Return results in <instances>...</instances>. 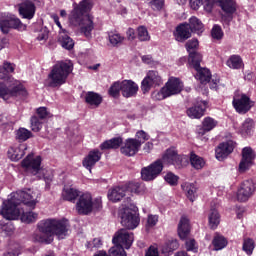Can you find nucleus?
I'll return each mask as SVG.
<instances>
[{
  "mask_svg": "<svg viewBox=\"0 0 256 256\" xmlns=\"http://www.w3.org/2000/svg\"><path fill=\"white\" fill-rule=\"evenodd\" d=\"M101 155L102 154L99 150L97 149L91 150L82 161L83 167H85V169H87L91 173V170L93 169V167H95V165H97V163L101 161Z\"/></svg>",
  "mask_w": 256,
  "mask_h": 256,
  "instance_id": "nucleus-24",
  "label": "nucleus"
},
{
  "mask_svg": "<svg viewBox=\"0 0 256 256\" xmlns=\"http://www.w3.org/2000/svg\"><path fill=\"white\" fill-rule=\"evenodd\" d=\"M178 236L182 241H185L191 235V224L189 223V219L187 217L182 216L177 228Z\"/></svg>",
  "mask_w": 256,
  "mask_h": 256,
  "instance_id": "nucleus-25",
  "label": "nucleus"
},
{
  "mask_svg": "<svg viewBox=\"0 0 256 256\" xmlns=\"http://www.w3.org/2000/svg\"><path fill=\"white\" fill-rule=\"evenodd\" d=\"M190 163L194 169H203V167H205V160L197 156V154H191Z\"/></svg>",
  "mask_w": 256,
  "mask_h": 256,
  "instance_id": "nucleus-46",
  "label": "nucleus"
},
{
  "mask_svg": "<svg viewBox=\"0 0 256 256\" xmlns=\"http://www.w3.org/2000/svg\"><path fill=\"white\" fill-rule=\"evenodd\" d=\"M30 123L31 130L34 131V133H39V131L43 129V120H41L39 117L35 115L31 117Z\"/></svg>",
  "mask_w": 256,
  "mask_h": 256,
  "instance_id": "nucleus-47",
  "label": "nucleus"
},
{
  "mask_svg": "<svg viewBox=\"0 0 256 256\" xmlns=\"http://www.w3.org/2000/svg\"><path fill=\"white\" fill-rule=\"evenodd\" d=\"M58 43L63 49H66L67 51H71V49L75 47V41H73L72 38L67 35V31L65 30L59 32Z\"/></svg>",
  "mask_w": 256,
  "mask_h": 256,
  "instance_id": "nucleus-29",
  "label": "nucleus"
},
{
  "mask_svg": "<svg viewBox=\"0 0 256 256\" xmlns=\"http://www.w3.org/2000/svg\"><path fill=\"white\" fill-rule=\"evenodd\" d=\"M38 229L40 233H43L39 236V242L50 245V243H53V235H56L59 239L67 237L69 224L65 219H46L38 223Z\"/></svg>",
  "mask_w": 256,
  "mask_h": 256,
  "instance_id": "nucleus-3",
  "label": "nucleus"
},
{
  "mask_svg": "<svg viewBox=\"0 0 256 256\" xmlns=\"http://www.w3.org/2000/svg\"><path fill=\"white\" fill-rule=\"evenodd\" d=\"M163 87L168 97H173L183 91V82L179 78H170Z\"/></svg>",
  "mask_w": 256,
  "mask_h": 256,
  "instance_id": "nucleus-22",
  "label": "nucleus"
},
{
  "mask_svg": "<svg viewBox=\"0 0 256 256\" xmlns=\"http://www.w3.org/2000/svg\"><path fill=\"white\" fill-rule=\"evenodd\" d=\"M185 247L187 251H192L193 253H197V251L199 250L195 239L186 240Z\"/></svg>",
  "mask_w": 256,
  "mask_h": 256,
  "instance_id": "nucleus-59",
  "label": "nucleus"
},
{
  "mask_svg": "<svg viewBox=\"0 0 256 256\" xmlns=\"http://www.w3.org/2000/svg\"><path fill=\"white\" fill-rule=\"evenodd\" d=\"M136 137L137 139H142L141 143H145V141H149V134H147L145 131L143 130H139L136 133Z\"/></svg>",
  "mask_w": 256,
  "mask_h": 256,
  "instance_id": "nucleus-64",
  "label": "nucleus"
},
{
  "mask_svg": "<svg viewBox=\"0 0 256 256\" xmlns=\"http://www.w3.org/2000/svg\"><path fill=\"white\" fill-rule=\"evenodd\" d=\"M123 145V138L121 137H114L110 140L104 141L100 145L101 151L109 150V149H119Z\"/></svg>",
  "mask_w": 256,
  "mask_h": 256,
  "instance_id": "nucleus-31",
  "label": "nucleus"
},
{
  "mask_svg": "<svg viewBox=\"0 0 256 256\" xmlns=\"http://www.w3.org/2000/svg\"><path fill=\"white\" fill-rule=\"evenodd\" d=\"M226 65L230 67V69H241V65H243V60L239 55H232L227 60Z\"/></svg>",
  "mask_w": 256,
  "mask_h": 256,
  "instance_id": "nucleus-43",
  "label": "nucleus"
},
{
  "mask_svg": "<svg viewBox=\"0 0 256 256\" xmlns=\"http://www.w3.org/2000/svg\"><path fill=\"white\" fill-rule=\"evenodd\" d=\"M163 85V78L156 70H149L141 82L142 93H149L155 87Z\"/></svg>",
  "mask_w": 256,
  "mask_h": 256,
  "instance_id": "nucleus-7",
  "label": "nucleus"
},
{
  "mask_svg": "<svg viewBox=\"0 0 256 256\" xmlns=\"http://www.w3.org/2000/svg\"><path fill=\"white\" fill-rule=\"evenodd\" d=\"M79 195H80L79 190L74 188L64 189L62 193V197L64 201H70V202L76 201Z\"/></svg>",
  "mask_w": 256,
  "mask_h": 256,
  "instance_id": "nucleus-41",
  "label": "nucleus"
},
{
  "mask_svg": "<svg viewBox=\"0 0 256 256\" xmlns=\"http://www.w3.org/2000/svg\"><path fill=\"white\" fill-rule=\"evenodd\" d=\"M122 93V86L121 81H115L111 84L110 88L108 89V95L113 97V99H119Z\"/></svg>",
  "mask_w": 256,
  "mask_h": 256,
  "instance_id": "nucleus-39",
  "label": "nucleus"
},
{
  "mask_svg": "<svg viewBox=\"0 0 256 256\" xmlns=\"http://www.w3.org/2000/svg\"><path fill=\"white\" fill-rule=\"evenodd\" d=\"M121 225L126 229L133 231L139 227L141 218L139 217V208L135 205L125 207L120 212Z\"/></svg>",
  "mask_w": 256,
  "mask_h": 256,
  "instance_id": "nucleus-6",
  "label": "nucleus"
},
{
  "mask_svg": "<svg viewBox=\"0 0 256 256\" xmlns=\"http://www.w3.org/2000/svg\"><path fill=\"white\" fill-rule=\"evenodd\" d=\"M159 223V216L150 214L148 215L147 222H146V231H149L152 229V227H155Z\"/></svg>",
  "mask_w": 256,
  "mask_h": 256,
  "instance_id": "nucleus-53",
  "label": "nucleus"
},
{
  "mask_svg": "<svg viewBox=\"0 0 256 256\" xmlns=\"http://www.w3.org/2000/svg\"><path fill=\"white\" fill-rule=\"evenodd\" d=\"M152 97H153V99H155V101H163V99H167V97H169V96H168L167 92L165 91V88L162 87L160 89V91L153 92Z\"/></svg>",
  "mask_w": 256,
  "mask_h": 256,
  "instance_id": "nucleus-58",
  "label": "nucleus"
},
{
  "mask_svg": "<svg viewBox=\"0 0 256 256\" xmlns=\"http://www.w3.org/2000/svg\"><path fill=\"white\" fill-rule=\"evenodd\" d=\"M36 11L37 7L35 6V3L31 0H25L18 5V12L22 19H33V17H35Z\"/></svg>",
  "mask_w": 256,
  "mask_h": 256,
  "instance_id": "nucleus-21",
  "label": "nucleus"
},
{
  "mask_svg": "<svg viewBox=\"0 0 256 256\" xmlns=\"http://www.w3.org/2000/svg\"><path fill=\"white\" fill-rule=\"evenodd\" d=\"M224 35L225 34L223 33V29L221 28L220 25L215 24L212 27V30H211L212 39H215V41H221V39H223Z\"/></svg>",
  "mask_w": 256,
  "mask_h": 256,
  "instance_id": "nucleus-50",
  "label": "nucleus"
},
{
  "mask_svg": "<svg viewBox=\"0 0 256 256\" xmlns=\"http://www.w3.org/2000/svg\"><path fill=\"white\" fill-rule=\"evenodd\" d=\"M197 47H199V40L197 39L189 40L186 43V50L188 51L189 54L195 53V49H197Z\"/></svg>",
  "mask_w": 256,
  "mask_h": 256,
  "instance_id": "nucleus-57",
  "label": "nucleus"
},
{
  "mask_svg": "<svg viewBox=\"0 0 256 256\" xmlns=\"http://www.w3.org/2000/svg\"><path fill=\"white\" fill-rule=\"evenodd\" d=\"M255 152L252 147H245L242 149V159L238 166L239 173H247L254 165Z\"/></svg>",
  "mask_w": 256,
  "mask_h": 256,
  "instance_id": "nucleus-12",
  "label": "nucleus"
},
{
  "mask_svg": "<svg viewBox=\"0 0 256 256\" xmlns=\"http://www.w3.org/2000/svg\"><path fill=\"white\" fill-rule=\"evenodd\" d=\"M43 159L41 156L33 157V154H28L24 160H22L21 165L23 169L31 173L32 175H38L41 171V163Z\"/></svg>",
  "mask_w": 256,
  "mask_h": 256,
  "instance_id": "nucleus-13",
  "label": "nucleus"
},
{
  "mask_svg": "<svg viewBox=\"0 0 256 256\" xmlns=\"http://www.w3.org/2000/svg\"><path fill=\"white\" fill-rule=\"evenodd\" d=\"M164 181L171 185V187H176L179 183V176L173 174V172H168L164 177Z\"/></svg>",
  "mask_w": 256,
  "mask_h": 256,
  "instance_id": "nucleus-52",
  "label": "nucleus"
},
{
  "mask_svg": "<svg viewBox=\"0 0 256 256\" xmlns=\"http://www.w3.org/2000/svg\"><path fill=\"white\" fill-rule=\"evenodd\" d=\"M197 71L195 78L202 83V85H207L211 81V70L207 68H194Z\"/></svg>",
  "mask_w": 256,
  "mask_h": 256,
  "instance_id": "nucleus-32",
  "label": "nucleus"
},
{
  "mask_svg": "<svg viewBox=\"0 0 256 256\" xmlns=\"http://www.w3.org/2000/svg\"><path fill=\"white\" fill-rule=\"evenodd\" d=\"M109 256H127V252H125V248L122 246L114 245L109 249Z\"/></svg>",
  "mask_w": 256,
  "mask_h": 256,
  "instance_id": "nucleus-51",
  "label": "nucleus"
},
{
  "mask_svg": "<svg viewBox=\"0 0 256 256\" xmlns=\"http://www.w3.org/2000/svg\"><path fill=\"white\" fill-rule=\"evenodd\" d=\"M36 115L38 119L45 121L48 117H51V112H48L47 107H39L36 110Z\"/></svg>",
  "mask_w": 256,
  "mask_h": 256,
  "instance_id": "nucleus-54",
  "label": "nucleus"
},
{
  "mask_svg": "<svg viewBox=\"0 0 256 256\" xmlns=\"http://www.w3.org/2000/svg\"><path fill=\"white\" fill-rule=\"evenodd\" d=\"M188 27H190V33H196V35H201L203 31H205V26L203 25V22L199 20V18L192 16L189 19V23H187Z\"/></svg>",
  "mask_w": 256,
  "mask_h": 256,
  "instance_id": "nucleus-30",
  "label": "nucleus"
},
{
  "mask_svg": "<svg viewBox=\"0 0 256 256\" xmlns=\"http://www.w3.org/2000/svg\"><path fill=\"white\" fill-rule=\"evenodd\" d=\"M149 7L153 9V11H161L163 9V6L165 5V0H148Z\"/></svg>",
  "mask_w": 256,
  "mask_h": 256,
  "instance_id": "nucleus-55",
  "label": "nucleus"
},
{
  "mask_svg": "<svg viewBox=\"0 0 256 256\" xmlns=\"http://www.w3.org/2000/svg\"><path fill=\"white\" fill-rule=\"evenodd\" d=\"M49 38V30H47V27H41L40 33L37 36L38 41H47Z\"/></svg>",
  "mask_w": 256,
  "mask_h": 256,
  "instance_id": "nucleus-61",
  "label": "nucleus"
},
{
  "mask_svg": "<svg viewBox=\"0 0 256 256\" xmlns=\"http://www.w3.org/2000/svg\"><path fill=\"white\" fill-rule=\"evenodd\" d=\"M121 87L122 97H125V99L136 97L139 91V85H137L133 80H122Z\"/></svg>",
  "mask_w": 256,
  "mask_h": 256,
  "instance_id": "nucleus-23",
  "label": "nucleus"
},
{
  "mask_svg": "<svg viewBox=\"0 0 256 256\" xmlns=\"http://www.w3.org/2000/svg\"><path fill=\"white\" fill-rule=\"evenodd\" d=\"M202 5L206 13H212L213 7H215V0H202Z\"/></svg>",
  "mask_w": 256,
  "mask_h": 256,
  "instance_id": "nucleus-60",
  "label": "nucleus"
},
{
  "mask_svg": "<svg viewBox=\"0 0 256 256\" xmlns=\"http://www.w3.org/2000/svg\"><path fill=\"white\" fill-rule=\"evenodd\" d=\"M76 211L79 215H89L93 212V197L89 193L80 195L76 203Z\"/></svg>",
  "mask_w": 256,
  "mask_h": 256,
  "instance_id": "nucleus-15",
  "label": "nucleus"
},
{
  "mask_svg": "<svg viewBox=\"0 0 256 256\" xmlns=\"http://www.w3.org/2000/svg\"><path fill=\"white\" fill-rule=\"evenodd\" d=\"M177 249H179V241L171 238L165 242L162 251L163 253H173V251H177Z\"/></svg>",
  "mask_w": 256,
  "mask_h": 256,
  "instance_id": "nucleus-42",
  "label": "nucleus"
},
{
  "mask_svg": "<svg viewBox=\"0 0 256 256\" xmlns=\"http://www.w3.org/2000/svg\"><path fill=\"white\" fill-rule=\"evenodd\" d=\"M218 7L223 11L222 19L224 21H233V15L237 13V1L235 0H217Z\"/></svg>",
  "mask_w": 256,
  "mask_h": 256,
  "instance_id": "nucleus-14",
  "label": "nucleus"
},
{
  "mask_svg": "<svg viewBox=\"0 0 256 256\" xmlns=\"http://www.w3.org/2000/svg\"><path fill=\"white\" fill-rule=\"evenodd\" d=\"M189 59L191 61L193 69H199L201 67V61H203V55L199 52H190Z\"/></svg>",
  "mask_w": 256,
  "mask_h": 256,
  "instance_id": "nucleus-45",
  "label": "nucleus"
},
{
  "mask_svg": "<svg viewBox=\"0 0 256 256\" xmlns=\"http://www.w3.org/2000/svg\"><path fill=\"white\" fill-rule=\"evenodd\" d=\"M232 105L236 113L245 115L246 113H249L253 107H255V101H252L247 94H241L240 98H233Z\"/></svg>",
  "mask_w": 256,
  "mask_h": 256,
  "instance_id": "nucleus-11",
  "label": "nucleus"
},
{
  "mask_svg": "<svg viewBox=\"0 0 256 256\" xmlns=\"http://www.w3.org/2000/svg\"><path fill=\"white\" fill-rule=\"evenodd\" d=\"M101 245H103V243L101 242V239L99 238H94L92 242H88V249H93V247L95 249H99V247H101Z\"/></svg>",
  "mask_w": 256,
  "mask_h": 256,
  "instance_id": "nucleus-62",
  "label": "nucleus"
},
{
  "mask_svg": "<svg viewBox=\"0 0 256 256\" xmlns=\"http://www.w3.org/2000/svg\"><path fill=\"white\" fill-rule=\"evenodd\" d=\"M134 234L129 232L127 228L119 229L112 238L113 245L120 246L123 249H131L133 245Z\"/></svg>",
  "mask_w": 256,
  "mask_h": 256,
  "instance_id": "nucleus-9",
  "label": "nucleus"
},
{
  "mask_svg": "<svg viewBox=\"0 0 256 256\" xmlns=\"http://www.w3.org/2000/svg\"><path fill=\"white\" fill-rule=\"evenodd\" d=\"M73 73V62H58L53 67L51 72L48 75L50 79L48 86L50 87H61L67 83L69 75Z\"/></svg>",
  "mask_w": 256,
  "mask_h": 256,
  "instance_id": "nucleus-4",
  "label": "nucleus"
},
{
  "mask_svg": "<svg viewBox=\"0 0 256 256\" xmlns=\"http://www.w3.org/2000/svg\"><path fill=\"white\" fill-rule=\"evenodd\" d=\"M126 193L127 188L117 186L108 191V199L109 201H112V203H118V201H121V199L125 197Z\"/></svg>",
  "mask_w": 256,
  "mask_h": 256,
  "instance_id": "nucleus-28",
  "label": "nucleus"
},
{
  "mask_svg": "<svg viewBox=\"0 0 256 256\" xmlns=\"http://www.w3.org/2000/svg\"><path fill=\"white\" fill-rule=\"evenodd\" d=\"M208 223L210 229H215L219 227V223H221V216L219 215V211L217 209H211L210 214L208 216Z\"/></svg>",
  "mask_w": 256,
  "mask_h": 256,
  "instance_id": "nucleus-36",
  "label": "nucleus"
},
{
  "mask_svg": "<svg viewBox=\"0 0 256 256\" xmlns=\"http://www.w3.org/2000/svg\"><path fill=\"white\" fill-rule=\"evenodd\" d=\"M11 29L16 31H27V25L21 22V19L16 16H7L0 19V30L4 35H8Z\"/></svg>",
  "mask_w": 256,
  "mask_h": 256,
  "instance_id": "nucleus-8",
  "label": "nucleus"
},
{
  "mask_svg": "<svg viewBox=\"0 0 256 256\" xmlns=\"http://www.w3.org/2000/svg\"><path fill=\"white\" fill-rule=\"evenodd\" d=\"M163 160L158 159L147 167L141 169L142 181H155L158 175L163 172Z\"/></svg>",
  "mask_w": 256,
  "mask_h": 256,
  "instance_id": "nucleus-10",
  "label": "nucleus"
},
{
  "mask_svg": "<svg viewBox=\"0 0 256 256\" xmlns=\"http://www.w3.org/2000/svg\"><path fill=\"white\" fill-rule=\"evenodd\" d=\"M252 128L253 125L251 124V120H245V122L242 124L241 131L243 133H251Z\"/></svg>",
  "mask_w": 256,
  "mask_h": 256,
  "instance_id": "nucleus-63",
  "label": "nucleus"
},
{
  "mask_svg": "<svg viewBox=\"0 0 256 256\" xmlns=\"http://www.w3.org/2000/svg\"><path fill=\"white\" fill-rule=\"evenodd\" d=\"M162 164L167 163L168 165H174L176 169L183 167V158L177 154V151L169 148L162 156Z\"/></svg>",
  "mask_w": 256,
  "mask_h": 256,
  "instance_id": "nucleus-20",
  "label": "nucleus"
},
{
  "mask_svg": "<svg viewBox=\"0 0 256 256\" xmlns=\"http://www.w3.org/2000/svg\"><path fill=\"white\" fill-rule=\"evenodd\" d=\"M209 107L207 100H197L196 103L187 109L186 113L190 119H201Z\"/></svg>",
  "mask_w": 256,
  "mask_h": 256,
  "instance_id": "nucleus-18",
  "label": "nucleus"
},
{
  "mask_svg": "<svg viewBox=\"0 0 256 256\" xmlns=\"http://www.w3.org/2000/svg\"><path fill=\"white\" fill-rule=\"evenodd\" d=\"M92 9L93 0H82L79 4H73V10L69 15L70 25L80 27L81 33H83L87 38L91 37V32L95 29L93 18L87 14Z\"/></svg>",
  "mask_w": 256,
  "mask_h": 256,
  "instance_id": "nucleus-1",
  "label": "nucleus"
},
{
  "mask_svg": "<svg viewBox=\"0 0 256 256\" xmlns=\"http://www.w3.org/2000/svg\"><path fill=\"white\" fill-rule=\"evenodd\" d=\"M217 127V121L211 117L204 118L202 122V127L199 129V135H205L209 131H213Z\"/></svg>",
  "mask_w": 256,
  "mask_h": 256,
  "instance_id": "nucleus-33",
  "label": "nucleus"
},
{
  "mask_svg": "<svg viewBox=\"0 0 256 256\" xmlns=\"http://www.w3.org/2000/svg\"><path fill=\"white\" fill-rule=\"evenodd\" d=\"M15 72V64L5 61L3 66H0V79H7L9 73Z\"/></svg>",
  "mask_w": 256,
  "mask_h": 256,
  "instance_id": "nucleus-37",
  "label": "nucleus"
},
{
  "mask_svg": "<svg viewBox=\"0 0 256 256\" xmlns=\"http://www.w3.org/2000/svg\"><path fill=\"white\" fill-rule=\"evenodd\" d=\"M84 101L91 109H97L103 103V96L97 92L88 91L85 94Z\"/></svg>",
  "mask_w": 256,
  "mask_h": 256,
  "instance_id": "nucleus-26",
  "label": "nucleus"
},
{
  "mask_svg": "<svg viewBox=\"0 0 256 256\" xmlns=\"http://www.w3.org/2000/svg\"><path fill=\"white\" fill-rule=\"evenodd\" d=\"M190 26L187 23L180 24L176 27V32L174 33L176 41L183 43V41H187L191 37Z\"/></svg>",
  "mask_w": 256,
  "mask_h": 256,
  "instance_id": "nucleus-27",
  "label": "nucleus"
},
{
  "mask_svg": "<svg viewBox=\"0 0 256 256\" xmlns=\"http://www.w3.org/2000/svg\"><path fill=\"white\" fill-rule=\"evenodd\" d=\"M20 221H22V223H34V221H37V213L35 212H25V210H23V208H20Z\"/></svg>",
  "mask_w": 256,
  "mask_h": 256,
  "instance_id": "nucleus-38",
  "label": "nucleus"
},
{
  "mask_svg": "<svg viewBox=\"0 0 256 256\" xmlns=\"http://www.w3.org/2000/svg\"><path fill=\"white\" fill-rule=\"evenodd\" d=\"M11 97H27V88L16 79H11L9 85L0 81V99L9 101Z\"/></svg>",
  "mask_w": 256,
  "mask_h": 256,
  "instance_id": "nucleus-5",
  "label": "nucleus"
},
{
  "mask_svg": "<svg viewBox=\"0 0 256 256\" xmlns=\"http://www.w3.org/2000/svg\"><path fill=\"white\" fill-rule=\"evenodd\" d=\"M33 137V133L27 128H19L15 131V139L18 143H25V141L31 139Z\"/></svg>",
  "mask_w": 256,
  "mask_h": 256,
  "instance_id": "nucleus-35",
  "label": "nucleus"
},
{
  "mask_svg": "<svg viewBox=\"0 0 256 256\" xmlns=\"http://www.w3.org/2000/svg\"><path fill=\"white\" fill-rule=\"evenodd\" d=\"M26 149L27 146L22 144L17 148H11L8 150V155H10L11 161H20V159H23V157H25Z\"/></svg>",
  "mask_w": 256,
  "mask_h": 256,
  "instance_id": "nucleus-34",
  "label": "nucleus"
},
{
  "mask_svg": "<svg viewBox=\"0 0 256 256\" xmlns=\"http://www.w3.org/2000/svg\"><path fill=\"white\" fill-rule=\"evenodd\" d=\"M227 238L225 236L216 235L212 240V245L215 251H221V249H225L227 247Z\"/></svg>",
  "mask_w": 256,
  "mask_h": 256,
  "instance_id": "nucleus-40",
  "label": "nucleus"
},
{
  "mask_svg": "<svg viewBox=\"0 0 256 256\" xmlns=\"http://www.w3.org/2000/svg\"><path fill=\"white\" fill-rule=\"evenodd\" d=\"M108 37L113 47H115L116 45H119V43H123V37L121 36V34H115L113 32H110Z\"/></svg>",
  "mask_w": 256,
  "mask_h": 256,
  "instance_id": "nucleus-56",
  "label": "nucleus"
},
{
  "mask_svg": "<svg viewBox=\"0 0 256 256\" xmlns=\"http://www.w3.org/2000/svg\"><path fill=\"white\" fill-rule=\"evenodd\" d=\"M137 39L140 41H151V36H149V31L145 26H139L137 28Z\"/></svg>",
  "mask_w": 256,
  "mask_h": 256,
  "instance_id": "nucleus-48",
  "label": "nucleus"
},
{
  "mask_svg": "<svg viewBox=\"0 0 256 256\" xmlns=\"http://www.w3.org/2000/svg\"><path fill=\"white\" fill-rule=\"evenodd\" d=\"M141 145H143V142H141V140L135 138H128L125 140L124 146L120 148V151L122 155H125L126 157H133L134 155H137V153H139Z\"/></svg>",
  "mask_w": 256,
  "mask_h": 256,
  "instance_id": "nucleus-17",
  "label": "nucleus"
},
{
  "mask_svg": "<svg viewBox=\"0 0 256 256\" xmlns=\"http://www.w3.org/2000/svg\"><path fill=\"white\" fill-rule=\"evenodd\" d=\"M235 149L233 141H226L220 143L215 149V157L218 161H225Z\"/></svg>",
  "mask_w": 256,
  "mask_h": 256,
  "instance_id": "nucleus-19",
  "label": "nucleus"
},
{
  "mask_svg": "<svg viewBox=\"0 0 256 256\" xmlns=\"http://www.w3.org/2000/svg\"><path fill=\"white\" fill-rule=\"evenodd\" d=\"M242 249L247 255H253V251L255 250V241L251 238H247L243 242Z\"/></svg>",
  "mask_w": 256,
  "mask_h": 256,
  "instance_id": "nucleus-49",
  "label": "nucleus"
},
{
  "mask_svg": "<svg viewBox=\"0 0 256 256\" xmlns=\"http://www.w3.org/2000/svg\"><path fill=\"white\" fill-rule=\"evenodd\" d=\"M21 205L35 207L37 202H35L31 194L20 190L14 193L10 199L3 202L0 215H2L4 219H7V221H15L19 219V215H21Z\"/></svg>",
  "mask_w": 256,
  "mask_h": 256,
  "instance_id": "nucleus-2",
  "label": "nucleus"
},
{
  "mask_svg": "<svg viewBox=\"0 0 256 256\" xmlns=\"http://www.w3.org/2000/svg\"><path fill=\"white\" fill-rule=\"evenodd\" d=\"M253 193H255V183H253V180H245L240 184L237 192V199L241 203H245V201H249V198L253 196Z\"/></svg>",
  "mask_w": 256,
  "mask_h": 256,
  "instance_id": "nucleus-16",
  "label": "nucleus"
},
{
  "mask_svg": "<svg viewBox=\"0 0 256 256\" xmlns=\"http://www.w3.org/2000/svg\"><path fill=\"white\" fill-rule=\"evenodd\" d=\"M184 191H186V197L193 203L195 199H197V187L193 183L186 184L184 187Z\"/></svg>",
  "mask_w": 256,
  "mask_h": 256,
  "instance_id": "nucleus-44",
  "label": "nucleus"
}]
</instances>
